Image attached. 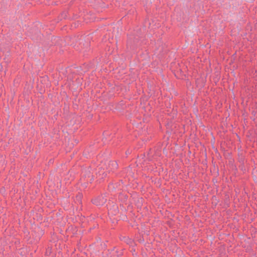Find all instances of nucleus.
Instances as JSON below:
<instances>
[{"instance_id":"obj_1","label":"nucleus","mask_w":257,"mask_h":257,"mask_svg":"<svg viewBox=\"0 0 257 257\" xmlns=\"http://www.w3.org/2000/svg\"><path fill=\"white\" fill-rule=\"evenodd\" d=\"M106 199L102 196H99L93 200V203L97 206L103 205Z\"/></svg>"}]
</instances>
